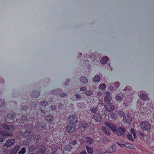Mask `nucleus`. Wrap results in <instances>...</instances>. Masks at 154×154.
<instances>
[{
    "instance_id": "bb28decb",
    "label": "nucleus",
    "mask_w": 154,
    "mask_h": 154,
    "mask_svg": "<svg viewBox=\"0 0 154 154\" xmlns=\"http://www.w3.org/2000/svg\"><path fill=\"white\" fill-rule=\"evenodd\" d=\"M90 110L92 113H94L97 111L98 109L96 107H92L90 109Z\"/></svg>"
},
{
    "instance_id": "f257e3e1",
    "label": "nucleus",
    "mask_w": 154,
    "mask_h": 154,
    "mask_svg": "<svg viewBox=\"0 0 154 154\" xmlns=\"http://www.w3.org/2000/svg\"><path fill=\"white\" fill-rule=\"evenodd\" d=\"M140 128L141 130L143 131H147L150 128V125L148 122L144 121L141 122Z\"/></svg>"
},
{
    "instance_id": "f8f14e48",
    "label": "nucleus",
    "mask_w": 154,
    "mask_h": 154,
    "mask_svg": "<svg viewBox=\"0 0 154 154\" xmlns=\"http://www.w3.org/2000/svg\"><path fill=\"white\" fill-rule=\"evenodd\" d=\"M0 134L1 136L4 137L12 135V134L11 133L7 131L1 132Z\"/></svg>"
},
{
    "instance_id": "3c124183",
    "label": "nucleus",
    "mask_w": 154,
    "mask_h": 154,
    "mask_svg": "<svg viewBox=\"0 0 154 154\" xmlns=\"http://www.w3.org/2000/svg\"><path fill=\"white\" fill-rule=\"evenodd\" d=\"M104 128H105L104 127H103L102 128V130H103V129H104Z\"/></svg>"
},
{
    "instance_id": "9d476101",
    "label": "nucleus",
    "mask_w": 154,
    "mask_h": 154,
    "mask_svg": "<svg viewBox=\"0 0 154 154\" xmlns=\"http://www.w3.org/2000/svg\"><path fill=\"white\" fill-rule=\"evenodd\" d=\"M2 127L3 128L10 131H12L14 130V127L11 125H7L6 124H4Z\"/></svg>"
},
{
    "instance_id": "58836bf2",
    "label": "nucleus",
    "mask_w": 154,
    "mask_h": 154,
    "mask_svg": "<svg viewBox=\"0 0 154 154\" xmlns=\"http://www.w3.org/2000/svg\"><path fill=\"white\" fill-rule=\"evenodd\" d=\"M127 137L129 140H131L132 141L134 140V139L133 138L132 135H131L130 134H128L127 135Z\"/></svg>"
},
{
    "instance_id": "de8ad7c7",
    "label": "nucleus",
    "mask_w": 154,
    "mask_h": 154,
    "mask_svg": "<svg viewBox=\"0 0 154 154\" xmlns=\"http://www.w3.org/2000/svg\"><path fill=\"white\" fill-rule=\"evenodd\" d=\"M81 97V95L80 94H78V98H80Z\"/></svg>"
},
{
    "instance_id": "ddd939ff",
    "label": "nucleus",
    "mask_w": 154,
    "mask_h": 154,
    "mask_svg": "<svg viewBox=\"0 0 154 154\" xmlns=\"http://www.w3.org/2000/svg\"><path fill=\"white\" fill-rule=\"evenodd\" d=\"M123 120L125 123L130 124L132 122L131 118L128 115L124 117Z\"/></svg>"
},
{
    "instance_id": "c03bdc74",
    "label": "nucleus",
    "mask_w": 154,
    "mask_h": 154,
    "mask_svg": "<svg viewBox=\"0 0 154 154\" xmlns=\"http://www.w3.org/2000/svg\"><path fill=\"white\" fill-rule=\"evenodd\" d=\"M76 143V140H73L72 143V144L73 145L75 144Z\"/></svg>"
},
{
    "instance_id": "c9c22d12",
    "label": "nucleus",
    "mask_w": 154,
    "mask_h": 154,
    "mask_svg": "<svg viewBox=\"0 0 154 154\" xmlns=\"http://www.w3.org/2000/svg\"><path fill=\"white\" fill-rule=\"evenodd\" d=\"M5 104V102L2 100L0 99V107L3 106Z\"/></svg>"
},
{
    "instance_id": "6ab92c4d",
    "label": "nucleus",
    "mask_w": 154,
    "mask_h": 154,
    "mask_svg": "<svg viewBox=\"0 0 154 154\" xmlns=\"http://www.w3.org/2000/svg\"><path fill=\"white\" fill-rule=\"evenodd\" d=\"M80 81L83 84H86L88 82V79L85 76H82L80 78Z\"/></svg>"
},
{
    "instance_id": "c85d7f7f",
    "label": "nucleus",
    "mask_w": 154,
    "mask_h": 154,
    "mask_svg": "<svg viewBox=\"0 0 154 154\" xmlns=\"http://www.w3.org/2000/svg\"><path fill=\"white\" fill-rule=\"evenodd\" d=\"M117 112L119 116L121 117H123L124 115V112L121 110L118 111H117Z\"/></svg>"
},
{
    "instance_id": "a878e982",
    "label": "nucleus",
    "mask_w": 154,
    "mask_h": 154,
    "mask_svg": "<svg viewBox=\"0 0 154 154\" xmlns=\"http://www.w3.org/2000/svg\"><path fill=\"white\" fill-rule=\"evenodd\" d=\"M100 77L99 75H97L95 76L94 78V82H97L100 81Z\"/></svg>"
},
{
    "instance_id": "864d4df0",
    "label": "nucleus",
    "mask_w": 154,
    "mask_h": 154,
    "mask_svg": "<svg viewBox=\"0 0 154 154\" xmlns=\"http://www.w3.org/2000/svg\"><path fill=\"white\" fill-rule=\"evenodd\" d=\"M113 115H114V116H116V115H115L114 114H113Z\"/></svg>"
},
{
    "instance_id": "4468645a",
    "label": "nucleus",
    "mask_w": 154,
    "mask_h": 154,
    "mask_svg": "<svg viewBox=\"0 0 154 154\" xmlns=\"http://www.w3.org/2000/svg\"><path fill=\"white\" fill-rule=\"evenodd\" d=\"M93 118L95 121L100 122L102 120V117L99 114H95L93 116Z\"/></svg>"
},
{
    "instance_id": "79ce46f5",
    "label": "nucleus",
    "mask_w": 154,
    "mask_h": 154,
    "mask_svg": "<svg viewBox=\"0 0 154 154\" xmlns=\"http://www.w3.org/2000/svg\"><path fill=\"white\" fill-rule=\"evenodd\" d=\"M102 93L101 92H97V96L99 97H101L102 95Z\"/></svg>"
},
{
    "instance_id": "cd10ccee",
    "label": "nucleus",
    "mask_w": 154,
    "mask_h": 154,
    "mask_svg": "<svg viewBox=\"0 0 154 154\" xmlns=\"http://www.w3.org/2000/svg\"><path fill=\"white\" fill-rule=\"evenodd\" d=\"M99 88L100 89L103 90L106 89V87L105 84H101L99 85Z\"/></svg>"
},
{
    "instance_id": "72a5a7b5",
    "label": "nucleus",
    "mask_w": 154,
    "mask_h": 154,
    "mask_svg": "<svg viewBox=\"0 0 154 154\" xmlns=\"http://www.w3.org/2000/svg\"><path fill=\"white\" fill-rule=\"evenodd\" d=\"M132 89V88H131V87H130V86H128V87H126L124 89V90L125 91H127L128 92H130L131 93V92H130V91H131Z\"/></svg>"
},
{
    "instance_id": "20e7f679",
    "label": "nucleus",
    "mask_w": 154,
    "mask_h": 154,
    "mask_svg": "<svg viewBox=\"0 0 154 154\" xmlns=\"http://www.w3.org/2000/svg\"><path fill=\"white\" fill-rule=\"evenodd\" d=\"M105 124L113 132H115L117 129V127L113 124L108 122H105Z\"/></svg>"
},
{
    "instance_id": "4c0bfd02",
    "label": "nucleus",
    "mask_w": 154,
    "mask_h": 154,
    "mask_svg": "<svg viewBox=\"0 0 154 154\" xmlns=\"http://www.w3.org/2000/svg\"><path fill=\"white\" fill-rule=\"evenodd\" d=\"M130 130L131 131V132L133 134L134 137L135 138L136 134L134 131L132 129H130Z\"/></svg>"
},
{
    "instance_id": "09e8293b",
    "label": "nucleus",
    "mask_w": 154,
    "mask_h": 154,
    "mask_svg": "<svg viewBox=\"0 0 154 154\" xmlns=\"http://www.w3.org/2000/svg\"><path fill=\"white\" fill-rule=\"evenodd\" d=\"M3 141H4V140H3V139H2V138L0 139V142H3Z\"/></svg>"
},
{
    "instance_id": "6e6552de",
    "label": "nucleus",
    "mask_w": 154,
    "mask_h": 154,
    "mask_svg": "<svg viewBox=\"0 0 154 154\" xmlns=\"http://www.w3.org/2000/svg\"><path fill=\"white\" fill-rule=\"evenodd\" d=\"M15 140L13 139H10L8 140L5 143L4 146H6L8 148L11 146L14 143Z\"/></svg>"
},
{
    "instance_id": "473e14b6",
    "label": "nucleus",
    "mask_w": 154,
    "mask_h": 154,
    "mask_svg": "<svg viewBox=\"0 0 154 154\" xmlns=\"http://www.w3.org/2000/svg\"><path fill=\"white\" fill-rule=\"evenodd\" d=\"M103 143L105 144H107L109 142V140L107 138H104L103 139Z\"/></svg>"
},
{
    "instance_id": "2f4dec72",
    "label": "nucleus",
    "mask_w": 154,
    "mask_h": 154,
    "mask_svg": "<svg viewBox=\"0 0 154 154\" xmlns=\"http://www.w3.org/2000/svg\"><path fill=\"white\" fill-rule=\"evenodd\" d=\"M115 98L116 100L118 101H120L122 99V97L119 95H117L116 96Z\"/></svg>"
},
{
    "instance_id": "9b49d317",
    "label": "nucleus",
    "mask_w": 154,
    "mask_h": 154,
    "mask_svg": "<svg viewBox=\"0 0 154 154\" xmlns=\"http://www.w3.org/2000/svg\"><path fill=\"white\" fill-rule=\"evenodd\" d=\"M110 148V149L111 150L109 151H108L107 150V151H106V152H102L101 153V154L106 153L107 152L111 153L112 152H115L116 150V145L115 144L111 146Z\"/></svg>"
},
{
    "instance_id": "1a4fd4ad",
    "label": "nucleus",
    "mask_w": 154,
    "mask_h": 154,
    "mask_svg": "<svg viewBox=\"0 0 154 154\" xmlns=\"http://www.w3.org/2000/svg\"><path fill=\"white\" fill-rule=\"evenodd\" d=\"M67 131L69 133H72L75 130V127L73 125L69 124L66 127Z\"/></svg>"
},
{
    "instance_id": "0eeeda50",
    "label": "nucleus",
    "mask_w": 154,
    "mask_h": 154,
    "mask_svg": "<svg viewBox=\"0 0 154 154\" xmlns=\"http://www.w3.org/2000/svg\"><path fill=\"white\" fill-rule=\"evenodd\" d=\"M115 106L114 105L111 103H109L105 106L106 110L108 112L112 111L115 109Z\"/></svg>"
},
{
    "instance_id": "7ed1b4c3",
    "label": "nucleus",
    "mask_w": 154,
    "mask_h": 154,
    "mask_svg": "<svg viewBox=\"0 0 154 154\" xmlns=\"http://www.w3.org/2000/svg\"><path fill=\"white\" fill-rule=\"evenodd\" d=\"M126 131V130L124 128L119 127L118 129H116L115 132L118 136H121L124 135Z\"/></svg>"
},
{
    "instance_id": "c756f323",
    "label": "nucleus",
    "mask_w": 154,
    "mask_h": 154,
    "mask_svg": "<svg viewBox=\"0 0 154 154\" xmlns=\"http://www.w3.org/2000/svg\"><path fill=\"white\" fill-rule=\"evenodd\" d=\"M93 92L91 90H87L85 92V94L88 96H89L92 94Z\"/></svg>"
},
{
    "instance_id": "412c9836",
    "label": "nucleus",
    "mask_w": 154,
    "mask_h": 154,
    "mask_svg": "<svg viewBox=\"0 0 154 154\" xmlns=\"http://www.w3.org/2000/svg\"><path fill=\"white\" fill-rule=\"evenodd\" d=\"M108 60V57H105L102 59L101 61V63L102 64H105L107 63Z\"/></svg>"
},
{
    "instance_id": "8fccbe9b",
    "label": "nucleus",
    "mask_w": 154,
    "mask_h": 154,
    "mask_svg": "<svg viewBox=\"0 0 154 154\" xmlns=\"http://www.w3.org/2000/svg\"><path fill=\"white\" fill-rule=\"evenodd\" d=\"M80 141H81L80 142H81V143H83V144L84 143V141L82 139L81 140H80Z\"/></svg>"
},
{
    "instance_id": "7c9ffc66",
    "label": "nucleus",
    "mask_w": 154,
    "mask_h": 154,
    "mask_svg": "<svg viewBox=\"0 0 154 154\" xmlns=\"http://www.w3.org/2000/svg\"><path fill=\"white\" fill-rule=\"evenodd\" d=\"M26 150L25 148L23 147L21 150L18 152V154H24L26 152Z\"/></svg>"
},
{
    "instance_id": "5701e85b",
    "label": "nucleus",
    "mask_w": 154,
    "mask_h": 154,
    "mask_svg": "<svg viewBox=\"0 0 154 154\" xmlns=\"http://www.w3.org/2000/svg\"><path fill=\"white\" fill-rule=\"evenodd\" d=\"M123 145L128 148L132 149H135L134 146L133 145L128 143H126V144H124Z\"/></svg>"
},
{
    "instance_id": "49530a36",
    "label": "nucleus",
    "mask_w": 154,
    "mask_h": 154,
    "mask_svg": "<svg viewBox=\"0 0 154 154\" xmlns=\"http://www.w3.org/2000/svg\"><path fill=\"white\" fill-rule=\"evenodd\" d=\"M66 96V94L65 93L62 94H60L61 97H64Z\"/></svg>"
},
{
    "instance_id": "f3484780",
    "label": "nucleus",
    "mask_w": 154,
    "mask_h": 154,
    "mask_svg": "<svg viewBox=\"0 0 154 154\" xmlns=\"http://www.w3.org/2000/svg\"><path fill=\"white\" fill-rule=\"evenodd\" d=\"M33 135V134L32 133L29 132H26L24 134V136L27 139H30Z\"/></svg>"
},
{
    "instance_id": "ea45409f",
    "label": "nucleus",
    "mask_w": 154,
    "mask_h": 154,
    "mask_svg": "<svg viewBox=\"0 0 154 154\" xmlns=\"http://www.w3.org/2000/svg\"><path fill=\"white\" fill-rule=\"evenodd\" d=\"M41 103L42 105L44 106H46L47 104V103L45 101H43L42 102H41Z\"/></svg>"
},
{
    "instance_id": "f03ea898",
    "label": "nucleus",
    "mask_w": 154,
    "mask_h": 154,
    "mask_svg": "<svg viewBox=\"0 0 154 154\" xmlns=\"http://www.w3.org/2000/svg\"><path fill=\"white\" fill-rule=\"evenodd\" d=\"M68 122L70 124H74L77 122V117L76 115H70L67 118Z\"/></svg>"
},
{
    "instance_id": "603ef678",
    "label": "nucleus",
    "mask_w": 154,
    "mask_h": 154,
    "mask_svg": "<svg viewBox=\"0 0 154 154\" xmlns=\"http://www.w3.org/2000/svg\"><path fill=\"white\" fill-rule=\"evenodd\" d=\"M117 144H118L119 145H120L119 143H117Z\"/></svg>"
},
{
    "instance_id": "aec40b11",
    "label": "nucleus",
    "mask_w": 154,
    "mask_h": 154,
    "mask_svg": "<svg viewBox=\"0 0 154 154\" xmlns=\"http://www.w3.org/2000/svg\"><path fill=\"white\" fill-rule=\"evenodd\" d=\"M86 140L87 143L88 145H91L93 143V140L90 137H86Z\"/></svg>"
},
{
    "instance_id": "39448f33",
    "label": "nucleus",
    "mask_w": 154,
    "mask_h": 154,
    "mask_svg": "<svg viewBox=\"0 0 154 154\" xmlns=\"http://www.w3.org/2000/svg\"><path fill=\"white\" fill-rule=\"evenodd\" d=\"M35 127L38 130L40 131H42L45 130L46 125H42L40 122H38L35 125Z\"/></svg>"
},
{
    "instance_id": "393cba45",
    "label": "nucleus",
    "mask_w": 154,
    "mask_h": 154,
    "mask_svg": "<svg viewBox=\"0 0 154 154\" xmlns=\"http://www.w3.org/2000/svg\"><path fill=\"white\" fill-rule=\"evenodd\" d=\"M86 149L88 153L89 154H92L93 153V150L92 148L88 146H86Z\"/></svg>"
},
{
    "instance_id": "a18cd8bd",
    "label": "nucleus",
    "mask_w": 154,
    "mask_h": 154,
    "mask_svg": "<svg viewBox=\"0 0 154 154\" xmlns=\"http://www.w3.org/2000/svg\"><path fill=\"white\" fill-rule=\"evenodd\" d=\"M79 154H87V152L85 151L82 152Z\"/></svg>"
},
{
    "instance_id": "423d86ee",
    "label": "nucleus",
    "mask_w": 154,
    "mask_h": 154,
    "mask_svg": "<svg viewBox=\"0 0 154 154\" xmlns=\"http://www.w3.org/2000/svg\"><path fill=\"white\" fill-rule=\"evenodd\" d=\"M105 96L104 98V101L106 102H110L112 99V97L109 92L106 91L105 93Z\"/></svg>"
},
{
    "instance_id": "a19ab883",
    "label": "nucleus",
    "mask_w": 154,
    "mask_h": 154,
    "mask_svg": "<svg viewBox=\"0 0 154 154\" xmlns=\"http://www.w3.org/2000/svg\"><path fill=\"white\" fill-rule=\"evenodd\" d=\"M86 89V88L85 87H83L80 88V90L83 91H85Z\"/></svg>"
},
{
    "instance_id": "5fc2aeb1",
    "label": "nucleus",
    "mask_w": 154,
    "mask_h": 154,
    "mask_svg": "<svg viewBox=\"0 0 154 154\" xmlns=\"http://www.w3.org/2000/svg\"><path fill=\"white\" fill-rule=\"evenodd\" d=\"M112 118H114L113 117H112Z\"/></svg>"
},
{
    "instance_id": "4be33fe9",
    "label": "nucleus",
    "mask_w": 154,
    "mask_h": 154,
    "mask_svg": "<svg viewBox=\"0 0 154 154\" xmlns=\"http://www.w3.org/2000/svg\"><path fill=\"white\" fill-rule=\"evenodd\" d=\"M141 99L143 100H149V98L148 97L147 95L144 94H141L140 95Z\"/></svg>"
},
{
    "instance_id": "a211bd4d",
    "label": "nucleus",
    "mask_w": 154,
    "mask_h": 154,
    "mask_svg": "<svg viewBox=\"0 0 154 154\" xmlns=\"http://www.w3.org/2000/svg\"><path fill=\"white\" fill-rule=\"evenodd\" d=\"M88 126V124L85 122H81L79 123V128H85Z\"/></svg>"
},
{
    "instance_id": "f704fd0d",
    "label": "nucleus",
    "mask_w": 154,
    "mask_h": 154,
    "mask_svg": "<svg viewBox=\"0 0 154 154\" xmlns=\"http://www.w3.org/2000/svg\"><path fill=\"white\" fill-rule=\"evenodd\" d=\"M38 94V93L37 92H32L31 94V95L32 97L35 98V97H38V95H36V94Z\"/></svg>"
},
{
    "instance_id": "37998d69",
    "label": "nucleus",
    "mask_w": 154,
    "mask_h": 154,
    "mask_svg": "<svg viewBox=\"0 0 154 154\" xmlns=\"http://www.w3.org/2000/svg\"><path fill=\"white\" fill-rule=\"evenodd\" d=\"M51 108L52 109H56V107L55 106H51Z\"/></svg>"
},
{
    "instance_id": "e433bc0d",
    "label": "nucleus",
    "mask_w": 154,
    "mask_h": 154,
    "mask_svg": "<svg viewBox=\"0 0 154 154\" xmlns=\"http://www.w3.org/2000/svg\"><path fill=\"white\" fill-rule=\"evenodd\" d=\"M103 132L105 133L106 134H107L108 135H110V133L109 131L108 130L106 129V128H104V129H103Z\"/></svg>"
},
{
    "instance_id": "b1692460",
    "label": "nucleus",
    "mask_w": 154,
    "mask_h": 154,
    "mask_svg": "<svg viewBox=\"0 0 154 154\" xmlns=\"http://www.w3.org/2000/svg\"><path fill=\"white\" fill-rule=\"evenodd\" d=\"M120 85V83L119 82H117L114 83H112L111 85H112L114 87L112 88H118Z\"/></svg>"
},
{
    "instance_id": "dca6fc26",
    "label": "nucleus",
    "mask_w": 154,
    "mask_h": 154,
    "mask_svg": "<svg viewBox=\"0 0 154 154\" xmlns=\"http://www.w3.org/2000/svg\"><path fill=\"white\" fill-rule=\"evenodd\" d=\"M53 119L54 118L51 115H48L45 117V121L48 122H51L53 121Z\"/></svg>"
},
{
    "instance_id": "2eb2a0df",
    "label": "nucleus",
    "mask_w": 154,
    "mask_h": 154,
    "mask_svg": "<svg viewBox=\"0 0 154 154\" xmlns=\"http://www.w3.org/2000/svg\"><path fill=\"white\" fill-rule=\"evenodd\" d=\"M20 148V146H16L13 149L10 151L9 154H16Z\"/></svg>"
}]
</instances>
